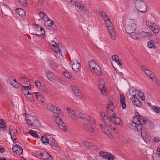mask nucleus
<instances>
[{
    "mask_svg": "<svg viewBox=\"0 0 160 160\" xmlns=\"http://www.w3.org/2000/svg\"><path fill=\"white\" fill-rule=\"evenodd\" d=\"M130 128L132 130L136 131H139V128L140 127V125L136 121H133H133L131 122L130 124Z\"/></svg>",
    "mask_w": 160,
    "mask_h": 160,
    "instance_id": "11",
    "label": "nucleus"
},
{
    "mask_svg": "<svg viewBox=\"0 0 160 160\" xmlns=\"http://www.w3.org/2000/svg\"><path fill=\"white\" fill-rule=\"evenodd\" d=\"M58 51L59 52L62 57L66 56V49L63 46H61L60 47L58 46V49H57Z\"/></svg>",
    "mask_w": 160,
    "mask_h": 160,
    "instance_id": "22",
    "label": "nucleus"
},
{
    "mask_svg": "<svg viewBox=\"0 0 160 160\" xmlns=\"http://www.w3.org/2000/svg\"><path fill=\"white\" fill-rule=\"evenodd\" d=\"M135 5L137 9L142 13H145L147 10V7L143 0H136Z\"/></svg>",
    "mask_w": 160,
    "mask_h": 160,
    "instance_id": "3",
    "label": "nucleus"
},
{
    "mask_svg": "<svg viewBox=\"0 0 160 160\" xmlns=\"http://www.w3.org/2000/svg\"><path fill=\"white\" fill-rule=\"evenodd\" d=\"M42 19L44 21L46 20L47 22H49V20H50V19L47 16L46 14L44 16H43V17H42Z\"/></svg>",
    "mask_w": 160,
    "mask_h": 160,
    "instance_id": "56",
    "label": "nucleus"
},
{
    "mask_svg": "<svg viewBox=\"0 0 160 160\" xmlns=\"http://www.w3.org/2000/svg\"><path fill=\"white\" fill-rule=\"evenodd\" d=\"M52 137L50 135H48L46 136H43L41 137L40 140L43 143L47 145L49 144L50 142H51Z\"/></svg>",
    "mask_w": 160,
    "mask_h": 160,
    "instance_id": "10",
    "label": "nucleus"
},
{
    "mask_svg": "<svg viewBox=\"0 0 160 160\" xmlns=\"http://www.w3.org/2000/svg\"><path fill=\"white\" fill-rule=\"evenodd\" d=\"M148 23H150V25H149V28L151 29V28L152 27H155L156 26L155 24L154 23H151L150 22H148Z\"/></svg>",
    "mask_w": 160,
    "mask_h": 160,
    "instance_id": "64",
    "label": "nucleus"
},
{
    "mask_svg": "<svg viewBox=\"0 0 160 160\" xmlns=\"http://www.w3.org/2000/svg\"><path fill=\"white\" fill-rule=\"evenodd\" d=\"M107 112L108 111V109L111 111H114L115 108L114 106V105L113 104V103L112 102H110L109 103L108 105L107 106Z\"/></svg>",
    "mask_w": 160,
    "mask_h": 160,
    "instance_id": "27",
    "label": "nucleus"
},
{
    "mask_svg": "<svg viewBox=\"0 0 160 160\" xmlns=\"http://www.w3.org/2000/svg\"><path fill=\"white\" fill-rule=\"evenodd\" d=\"M14 82L13 83H12V85L15 88H20L22 85L17 82L16 79H14Z\"/></svg>",
    "mask_w": 160,
    "mask_h": 160,
    "instance_id": "34",
    "label": "nucleus"
},
{
    "mask_svg": "<svg viewBox=\"0 0 160 160\" xmlns=\"http://www.w3.org/2000/svg\"><path fill=\"white\" fill-rule=\"evenodd\" d=\"M84 129L87 131L92 132L93 131V129L91 125L88 123H85L84 125Z\"/></svg>",
    "mask_w": 160,
    "mask_h": 160,
    "instance_id": "24",
    "label": "nucleus"
},
{
    "mask_svg": "<svg viewBox=\"0 0 160 160\" xmlns=\"http://www.w3.org/2000/svg\"><path fill=\"white\" fill-rule=\"evenodd\" d=\"M18 147L17 154L20 155L22 152L23 149L22 147L19 145H18Z\"/></svg>",
    "mask_w": 160,
    "mask_h": 160,
    "instance_id": "44",
    "label": "nucleus"
},
{
    "mask_svg": "<svg viewBox=\"0 0 160 160\" xmlns=\"http://www.w3.org/2000/svg\"><path fill=\"white\" fill-rule=\"evenodd\" d=\"M141 136L145 142H146L145 139L146 140H149L150 138V135L148 132L147 133H145V134H142V135H141Z\"/></svg>",
    "mask_w": 160,
    "mask_h": 160,
    "instance_id": "33",
    "label": "nucleus"
},
{
    "mask_svg": "<svg viewBox=\"0 0 160 160\" xmlns=\"http://www.w3.org/2000/svg\"><path fill=\"white\" fill-rule=\"evenodd\" d=\"M145 73L147 76H150L152 75V72L150 71V70L147 69L146 70H145Z\"/></svg>",
    "mask_w": 160,
    "mask_h": 160,
    "instance_id": "51",
    "label": "nucleus"
},
{
    "mask_svg": "<svg viewBox=\"0 0 160 160\" xmlns=\"http://www.w3.org/2000/svg\"><path fill=\"white\" fill-rule=\"evenodd\" d=\"M120 103L122 104V108L125 109L126 108V104L125 103V98L124 95L123 94H121L120 96Z\"/></svg>",
    "mask_w": 160,
    "mask_h": 160,
    "instance_id": "18",
    "label": "nucleus"
},
{
    "mask_svg": "<svg viewBox=\"0 0 160 160\" xmlns=\"http://www.w3.org/2000/svg\"><path fill=\"white\" fill-rule=\"evenodd\" d=\"M77 7L78 8L82 11H83L84 12H85L86 11L85 8L84 7V6H82V5H77Z\"/></svg>",
    "mask_w": 160,
    "mask_h": 160,
    "instance_id": "52",
    "label": "nucleus"
},
{
    "mask_svg": "<svg viewBox=\"0 0 160 160\" xmlns=\"http://www.w3.org/2000/svg\"><path fill=\"white\" fill-rule=\"evenodd\" d=\"M75 94L79 98H81V93L80 91H79V89L77 88L76 89H75V91L74 92Z\"/></svg>",
    "mask_w": 160,
    "mask_h": 160,
    "instance_id": "40",
    "label": "nucleus"
},
{
    "mask_svg": "<svg viewBox=\"0 0 160 160\" xmlns=\"http://www.w3.org/2000/svg\"><path fill=\"white\" fill-rule=\"evenodd\" d=\"M110 153L106 152L100 151L99 152L100 155L102 157L105 158L106 159H108V157Z\"/></svg>",
    "mask_w": 160,
    "mask_h": 160,
    "instance_id": "31",
    "label": "nucleus"
},
{
    "mask_svg": "<svg viewBox=\"0 0 160 160\" xmlns=\"http://www.w3.org/2000/svg\"><path fill=\"white\" fill-rule=\"evenodd\" d=\"M6 128V124L5 122L2 119L0 120V129L1 130H4Z\"/></svg>",
    "mask_w": 160,
    "mask_h": 160,
    "instance_id": "26",
    "label": "nucleus"
},
{
    "mask_svg": "<svg viewBox=\"0 0 160 160\" xmlns=\"http://www.w3.org/2000/svg\"><path fill=\"white\" fill-rule=\"evenodd\" d=\"M53 42H54V44H52V46L53 47H54V49L56 50H57V49H58V46H59V44L58 45L57 43L56 42H55L54 40L53 41Z\"/></svg>",
    "mask_w": 160,
    "mask_h": 160,
    "instance_id": "58",
    "label": "nucleus"
},
{
    "mask_svg": "<svg viewBox=\"0 0 160 160\" xmlns=\"http://www.w3.org/2000/svg\"><path fill=\"white\" fill-rule=\"evenodd\" d=\"M142 34L144 37H148L151 35L150 33L149 32H142Z\"/></svg>",
    "mask_w": 160,
    "mask_h": 160,
    "instance_id": "55",
    "label": "nucleus"
},
{
    "mask_svg": "<svg viewBox=\"0 0 160 160\" xmlns=\"http://www.w3.org/2000/svg\"><path fill=\"white\" fill-rule=\"evenodd\" d=\"M46 75L48 78L51 81L54 82L56 81V79L55 76L52 72H48Z\"/></svg>",
    "mask_w": 160,
    "mask_h": 160,
    "instance_id": "19",
    "label": "nucleus"
},
{
    "mask_svg": "<svg viewBox=\"0 0 160 160\" xmlns=\"http://www.w3.org/2000/svg\"><path fill=\"white\" fill-rule=\"evenodd\" d=\"M99 15H101L104 19L105 20V18L108 17L107 16L105 12L99 11Z\"/></svg>",
    "mask_w": 160,
    "mask_h": 160,
    "instance_id": "47",
    "label": "nucleus"
},
{
    "mask_svg": "<svg viewBox=\"0 0 160 160\" xmlns=\"http://www.w3.org/2000/svg\"><path fill=\"white\" fill-rule=\"evenodd\" d=\"M98 86H99V88L100 90L101 93L103 94V95H105L106 94L105 92L106 89L105 88V86H103L102 87H100V84H98Z\"/></svg>",
    "mask_w": 160,
    "mask_h": 160,
    "instance_id": "39",
    "label": "nucleus"
},
{
    "mask_svg": "<svg viewBox=\"0 0 160 160\" xmlns=\"http://www.w3.org/2000/svg\"><path fill=\"white\" fill-rule=\"evenodd\" d=\"M47 23H48L47 25L50 27H52L54 24V21H52L50 19V20H49V22Z\"/></svg>",
    "mask_w": 160,
    "mask_h": 160,
    "instance_id": "57",
    "label": "nucleus"
},
{
    "mask_svg": "<svg viewBox=\"0 0 160 160\" xmlns=\"http://www.w3.org/2000/svg\"><path fill=\"white\" fill-rule=\"evenodd\" d=\"M112 60L115 61V62H116V60H118V59H117V58H118V59H119V58H118V56L117 55H114L112 56Z\"/></svg>",
    "mask_w": 160,
    "mask_h": 160,
    "instance_id": "61",
    "label": "nucleus"
},
{
    "mask_svg": "<svg viewBox=\"0 0 160 160\" xmlns=\"http://www.w3.org/2000/svg\"><path fill=\"white\" fill-rule=\"evenodd\" d=\"M20 4L23 6H26L27 2L26 0H19Z\"/></svg>",
    "mask_w": 160,
    "mask_h": 160,
    "instance_id": "53",
    "label": "nucleus"
},
{
    "mask_svg": "<svg viewBox=\"0 0 160 160\" xmlns=\"http://www.w3.org/2000/svg\"><path fill=\"white\" fill-rule=\"evenodd\" d=\"M139 92L138 93V96L140 98L142 101H144L145 100V97L143 96L144 94L142 93V92L140 91H139Z\"/></svg>",
    "mask_w": 160,
    "mask_h": 160,
    "instance_id": "41",
    "label": "nucleus"
},
{
    "mask_svg": "<svg viewBox=\"0 0 160 160\" xmlns=\"http://www.w3.org/2000/svg\"><path fill=\"white\" fill-rule=\"evenodd\" d=\"M125 27L126 31L128 34H133L136 30V25L134 20L129 19L125 22Z\"/></svg>",
    "mask_w": 160,
    "mask_h": 160,
    "instance_id": "2",
    "label": "nucleus"
},
{
    "mask_svg": "<svg viewBox=\"0 0 160 160\" xmlns=\"http://www.w3.org/2000/svg\"><path fill=\"white\" fill-rule=\"evenodd\" d=\"M51 142H50L49 145L52 148L55 150H58L59 148L58 144L54 138L52 137V138Z\"/></svg>",
    "mask_w": 160,
    "mask_h": 160,
    "instance_id": "14",
    "label": "nucleus"
},
{
    "mask_svg": "<svg viewBox=\"0 0 160 160\" xmlns=\"http://www.w3.org/2000/svg\"><path fill=\"white\" fill-rule=\"evenodd\" d=\"M94 71V73L96 75H99L100 76H102V71L100 67L98 64L93 69Z\"/></svg>",
    "mask_w": 160,
    "mask_h": 160,
    "instance_id": "20",
    "label": "nucleus"
},
{
    "mask_svg": "<svg viewBox=\"0 0 160 160\" xmlns=\"http://www.w3.org/2000/svg\"><path fill=\"white\" fill-rule=\"evenodd\" d=\"M130 99L132 100V103L134 105L138 107H140L142 105L141 102L138 98H136L135 99L132 100V98H131Z\"/></svg>",
    "mask_w": 160,
    "mask_h": 160,
    "instance_id": "23",
    "label": "nucleus"
},
{
    "mask_svg": "<svg viewBox=\"0 0 160 160\" xmlns=\"http://www.w3.org/2000/svg\"><path fill=\"white\" fill-rule=\"evenodd\" d=\"M63 75L68 78H72V76L71 74L69 72H65L63 73Z\"/></svg>",
    "mask_w": 160,
    "mask_h": 160,
    "instance_id": "45",
    "label": "nucleus"
},
{
    "mask_svg": "<svg viewBox=\"0 0 160 160\" xmlns=\"http://www.w3.org/2000/svg\"><path fill=\"white\" fill-rule=\"evenodd\" d=\"M29 85L27 86H25L22 85L21 87H22L21 88V91L23 94L25 96L27 95V94H28L29 92H28L27 88H29V87L31 86L30 83H29Z\"/></svg>",
    "mask_w": 160,
    "mask_h": 160,
    "instance_id": "16",
    "label": "nucleus"
},
{
    "mask_svg": "<svg viewBox=\"0 0 160 160\" xmlns=\"http://www.w3.org/2000/svg\"><path fill=\"white\" fill-rule=\"evenodd\" d=\"M144 126H141L139 128V130L141 131V135L142 134H145V133H147L148 132V126L146 125H144Z\"/></svg>",
    "mask_w": 160,
    "mask_h": 160,
    "instance_id": "17",
    "label": "nucleus"
},
{
    "mask_svg": "<svg viewBox=\"0 0 160 160\" xmlns=\"http://www.w3.org/2000/svg\"><path fill=\"white\" fill-rule=\"evenodd\" d=\"M32 93L35 94L37 100L40 102H44V98L40 93L38 92H35Z\"/></svg>",
    "mask_w": 160,
    "mask_h": 160,
    "instance_id": "15",
    "label": "nucleus"
},
{
    "mask_svg": "<svg viewBox=\"0 0 160 160\" xmlns=\"http://www.w3.org/2000/svg\"><path fill=\"white\" fill-rule=\"evenodd\" d=\"M83 144L84 145L86 146L88 148L92 149V143H90L87 141H84L83 142Z\"/></svg>",
    "mask_w": 160,
    "mask_h": 160,
    "instance_id": "37",
    "label": "nucleus"
},
{
    "mask_svg": "<svg viewBox=\"0 0 160 160\" xmlns=\"http://www.w3.org/2000/svg\"><path fill=\"white\" fill-rule=\"evenodd\" d=\"M48 107H50L48 108V109L50 111L56 113V117H58V113L60 112V111L61 110V109L58 108H57L56 107L52 105H51L50 106H49Z\"/></svg>",
    "mask_w": 160,
    "mask_h": 160,
    "instance_id": "13",
    "label": "nucleus"
},
{
    "mask_svg": "<svg viewBox=\"0 0 160 160\" xmlns=\"http://www.w3.org/2000/svg\"><path fill=\"white\" fill-rule=\"evenodd\" d=\"M35 83L37 87L39 88H41V86L43 85L44 84V83H41L38 80H36L35 81Z\"/></svg>",
    "mask_w": 160,
    "mask_h": 160,
    "instance_id": "43",
    "label": "nucleus"
},
{
    "mask_svg": "<svg viewBox=\"0 0 160 160\" xmlns=\"http://www.w3.org/2000/svg\"><path fill=\"white\" fill-rule=\"evenodd\" d=\"M25 119L28 127H37L40 124L39 120L33 116L29 114L26 115Z\"/></svg>",
    "mask_w": 160,
    "mask_h": 160,
    "instance_id": "1",
    "label": "nucleus"
},
{
    "mask_svg": "<svg viewBox=\"0 0 160 160\" xmlns=\"http://www.w3.org/2000/svg\"><path fill=\"white\" fill-rule=\"evenodd\" d=\"M138 114L139 113L138 112H136L135 116L133 118V121H137L138 124L140 125V126L147 124L148 121V119Z\"/></svg>",
    "mask_w": 160,
    "mask_h": 160,
    "instance_id": "5",
    "label": "nucleus"
},
{
    "mask_svg": "<svg viewBox=\"0 0 160 160\" xmlns=\"http://www.w3.org/2000/svg\"><path fill=\"white\" fill-rule=\"evenodd\" d=\"M105 22L111 37L113 40L115 39V32L110 20L109 18H107L105 20Z\"/></svg>",
    "mask_w": 160,
    "mask_h": 160,
    "instance_id": "4",
    "label": "nucleus"
},
{
    "mask_svg": "<svg viewBox=\"0 0 160 160\" xmlns=\"http://www.w3.org/2000/svg\"><path fill=\"white\" fill-rule=\"evenodd\" d=\"M55 122L58 125V127L64 131H66L67 129V126L66 124L62 121L61 118L59 117H56Z\"/></svg>",
    "mask_w": 160,
    "mask_h": 160,
    "instance_id": "7",
    "label": "nucleus"
},
{
    "mask_svg": "<svg viewBox=\"0 0 160 160\" xmlns=\"http://www.w3.org/2000/svg\"><path fill=\"white\" fill-rule=\"evenodd\" d=\"M28 133L34 137H35V135H36V134L37 133L35 131L31 129L29 130Z\"/></svg>",
    "mask_w": 160,
    "mask_h": 160,
    "instance_id": "54",
    "label": "nucleus"
},
{
    "mask_svg": "<svg viewBox=\"0 0 160 160\" xmlns=\"http://www.w3.org/2000/svg\"><path fill=\"white\" fill-rule=\"evenodd\" d=\"M72 68L75 72H78L80 71V65L77 60H75L74 61L73 63L72 64Z\"/></svg>",
    "mask_w": 160,
    "mask_h": 160,
    "instance_id": "12",
    "label": "nucleus"
},
{
    "mask_svg": "<svg viewBox=\"0 0 160 160\" xmlns=\"http://www.w3.org/2000/svg\"><path fill=\"white\" fill-rule=\"evenodd\" d=\"M39 89L43 93L46 94H48L49 91L44 84L43 85L41 86V88Z\"/></svg>",
    "mask_w": 160,
    "mask_h": 160,
    "instance_id": "28",
    "label": "nucleus"
},
{
    "mask_svg": "<svg viewBox=\"0 0 160 160\" xmlns=\"http://www.w3.org/2000/svg\"><path fill=\"white\" fill-rule=\"evenodd\" d=\"M11 138L13 142H14L16 143V142H15V141L16 140L17 138L15 136V135H11Z\"/></svg>",
    "mask_w": 160,
    "mask_h": 160,
    "instance_id": "62",
    "label": "nucleus"
},
{
    "mask_svg": "<svg viewBox=\"0 0 160 160\" xmlns=\"http://www.w3.org/2000/svg\"><path fill=\"white\" fill-rule=\"evenodd\" d=\"M113 119H114V121H113V124H112V127L113 126H114V125H120V123L121 122V120L117 117V116H115V118H113Z\"/></svg>",
    "mask_w": 160,
    "mask_h": 160,
    "instance_id": "30",
    "label": "nucleus"
},
{
    "mask_svg": "<svg viewBox=\"0 0 160 160\" xmlns=\"http://www.w3.org/2000/svg\"><path fill=\"white\" fill-rule=\"evenodd\" d=\"M147 125L148 127L150 126V128L151 129H152L154 127V124L153 123L150 122L149 121L147 122Z\"/></svg>",
    "mask_w": 160,
    "mask_h": 160,
    "instance_id": "50",
    "label": "nucleus"
},
{
    "mask_svg": "<svg viewBox=\"0 0 160 160\" xmlns=\"http://www.w3.org/2000/svg\"><path fill=\"white\" fill-rule=\"evenodd\" d=\"M67 110L69 115L73 119L75 118L74 117H75L76 118H79V116L81 112L78 111H72L71 109L69 108H68Z\"/></svg>",
    "mask_w": 160,
    "mask_h": 160,
    "instance_id": "9",
    "label": "nucleus"
},
{
    "mask_svg": "<svg viewBox=\"0 0 160 160\" xmlns=\"http://www.w3.org/2000/svg\"><path fill=\"white\" fill-rule=\"evenodd\" d=\"M97 65L95 61L94 60H91L89 62V67L91 69L92 68L93 69Z\"/></svg>",
    "mask_w": 160,
    "mask_h": 160,
    "instance_id": "25",
    "label": "nucleus"
},
{
    "mask_svg": "<svg viewBox=\"0 0 160 160\" xmlns=\"http://www.w3.org/2000/svg\"><path fill=\"white\" fill-rule=\"evenodd\" d=\"M99 126L100 127L101 129L104 132V131L106 129H107V128L106 127L105 125H103L100 124H99Z\"/></svg>",
    "mask_w": 160,
    "mask_h": 160,
    "instance_id": "59",
    "label": "nucleus"
},
{
    "mask_svg": "<svg viewBox=\"0 0 160 160\" xmlns=\"http://www.w3.org/2000/svg\"><path fill=\"white\" fill-rule=\"evenodd\" d=\"M15 11L16 13L21 17L24 16L26 14L25 11L21 8H17L16 9Z\"/></svg>",
    "mask_w": 160,
    "mask_h": 160,
    "instance_id": "21",
    "label": "nucleus"
},
{
    "mask_svg": "<svg viewBox=\"0 0 160 160\" xmlns=\"http://www.w3.org/2000/svg\"><path fill=\"white\" fill-rule=\"evenodd\" d=\"M18 145L16 144L15 145H14L12 148V150L13 152L17 154V149H18Z\"/></svg>",
    "mask_w": 160,
    "mask_h": 160,
    "instance_id": "48",
    "label": "nucleus"
},
{
    "mask_svg": "<svg viewBox=\"0 0 160 160\" xmlns=\"http://www.w3.org/2000/svg\"><path fill=\"white\" fill-rule=\"evenodd\" d=\"M37 157L42 160H53L52 156L48 152L45 151L37 154Z\"/></svg>",
    "mask_w": 160,
    "mask_h": 160,
    "instance_id": "6",
    "label": "nucleus"
},
{
    "mask_svg": "<svg viewBox=\"0 0 160 160\" xmlns=\"http://www.w3.org/2000/svg\"><path fill=\"white\" fill-rule=\"evenodd\" d=\"M39 32H38V33H37V32H36V33H32V34L34 35H35L36 36H39L40 37H41L43 38H44V36L45 35V33H39Z\"/></svg>",
    "mask_w": 160,
    "mask_h": 160,
    "instance_id": "46",
    "label": "nucleus"
},
{
    "mask_svg": "<svg viewBox=\"0 0 160 160\" xmlns=\"http://www.w3.org/2000/svg\"><path fill=\"white\" fill-rule=\"evenodd\" d=\"M9 134L10 135H12V134L13 135H15L16 133L17 132V130L12 126H11L9 128Z\"/></svg>",
    "mask_w": 160,
    "mask_h": 160,
    "instance_id": "32",
    "label": "nucleus"
},
{
    "mask_svg": "<svg viewBox=\"0 0 160 160\" xmlns=\"http://www.w3.org/2000/svg\"><path fill=\"white\" fill-rule=\"evenodd\" d=\"M151 108L153 112L157 113H160V107L153 106H151Z\"/></svg>",
    "mask_w": 160,
    "mask_h": 160,
    "instance_id": "36",
    "label": "nucleus"
},
{
    "mask_svg": "<svg viewBox=\"0 0 160 160\" xmlns=\"http://www.w3.org/2000/svg\"><path fill=\"white\" fill-rule=\"evenodd\" d=\"M150 41H151V42H148V48H151L155 47L153 44L151 42H153V40H150Z\"/></svg>",
    "mask_w": 160,
    "mask_h": 160,
    "instance_id": "49",
    "label": "nucleus"
},
{
    "mask_svg": "<svg viewBox=\"0 0 160 160\" xmlns=\"http://www.w3.org/2000/svg\"><path fill=\"white\" fill-rule=\"evenodd\" d=\"M25 97L27 100L30 102L32 101L34 99L32 95L30 92L28 94H27V95Z\"/></svg>",
    "mask_w": 160,
    "mask_h": 160,
    "instance_id": "35",
    "label": "nucleus"
},
{
    "mask_svg": "<svg viewBox=\"0 0 160 160\" xmlns=\"http://www.w3.org/2000/svg\"><path fill=\"white\" fill-rule=\"evenodd\" d=\"M112 118L106 115L104 116V118L102 119L104 122L107 126L113 130H115L116 128L114 127H112V124H113V120Z\"/></svg>",
    "mask_w": 160,
    "mask_h": 160,
    "instance_id": "8",
    "label": "nucleus"
},
{
    "mask_svg": "<svg viewBox=\"0 0 160 160\" xmlns=\"http://www.w3.org/2000/svg\"><path fill=\"white\" fill-rule=\"evenodd\" d=\"M87 120L88 121L92 124H95V120L93 118L90 116H88V118H87Z\"/></svg>",
    "mask_w": 160,
    "mask_h": 160,
    "instance_id": "42",
    "label": "nucleus"
},
{
    "mask_svg": "<svg viewBox=\"0 0 160 160\" xmlns=\"http://www.w3.org/2000/svg\"><path fill=\"white\" fill-rule=\"evenodd\" d=\"M108 160H113L114 159V156L111 154L110 153L108 157Z\"/></svg>",
    "mask_w": 160,
    "mask_h": 160,
    "instance_id": "63",
    "label": "nucleus"
},
{
    "mask_svg": "<svg viewBox=\"0 0 160 160\" xmlns=\"http://www.w3.org/2000/svg\"><path fill=\"white\" fill-rule=\"evenodd\" d=\"M104 132L109 137H110V136L112 135V134L110 132H109L108 129H106L104 131Z\"/></svg>",
    "mask_w": 160,
    "mask_h": 160,
    "instance_id": "60",
    "label": "nucleus"
},
{
    "mask_svg": "<svg viewBox=\"0 0 160 160\" xmlns=\"http://www.w3.org/2000/svg\"><path fill=\"white\" fill-rule=\"evenodd\" d=\"M151 30L153 31V32L155 33H158L160 29L159 27L156 26L155 27H152L151 28Z\"/></svg>",
    "mask_w": 160,
    "mask_h": 160,
    "instance_id": "38",
    "label": "nucleus"
},
{
    "mask_svg": "<svg viewBox=\"0 0 160 160\" xmlns=\"http://www.w3.org/2000/svg\"><path fill=\"white\" fill-rule=\"evenodd\" d=\"M107 114L108 116L112 118H115V116L116 115V114L114 112V111H110L108 109V111L107 112Z\"/></svg>",
    "mask_w": 160,
    "mask_h": 160,
    "instance_id": "29",
    "label": "nucleus"
}]
</instances>
